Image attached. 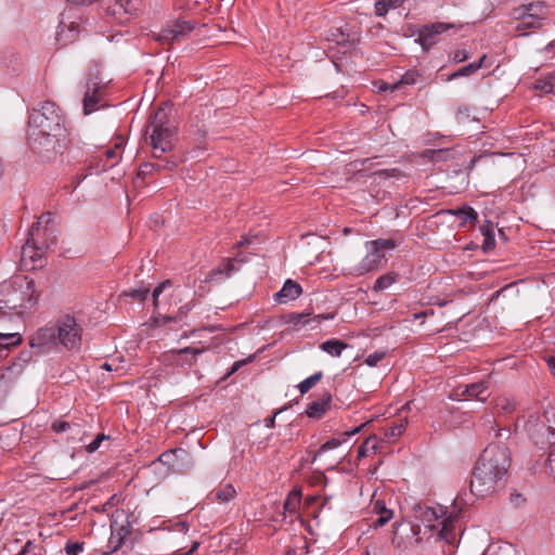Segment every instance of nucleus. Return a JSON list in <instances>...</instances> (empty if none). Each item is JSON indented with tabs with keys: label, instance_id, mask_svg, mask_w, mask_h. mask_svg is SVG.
Instances as JSON below:
<instances>
[{
	"label": "nucleus",
	"instance_id": "79ce46f5",
	"mask_svg": "<svg viewBox=\"0 0 555 555\" xmlns=\"http://www.w3.org/2000/svg\"><path fill=\"white\" fill-rule=\"evenodd\" d=\"M42 221L48 225L52 221V214L51 212L42 214L41 217L39 218V220L31 225V228L29 230V236H31V238L34 237V235L36 233H38L40 231V223Z\"/></svg>",
	"mask_w": 555,
	"mask_h": 555
},
{
	"label": "nucleus",
	"instance_id": "a18cd8bd",
	"mask_svg": "<svg viewBox=\"0 0 555 555\" xmlns=\"http://www.w3.org/2000/svg\"><path fill=\"white\" fill-rule=\"evenodd\" d=\"M124 544V541L121 538H114V534L111 533V538L108 540V552H103L102 555H112L113 553L117 552Z\"/></svg>",
	"mask_w": 555,
	"mask_h": 555
},
{
	"label": "nucleus",
	"instance_id": "f3484780",
	"mask_svg": "<svg viewBox=\"0 0 555 555\" xmlns=\"http://www.w3.org/2000/svg\"><path fill=\"white\" fill-rule=\"evenodd\" d=\"M516 18L520 20L516 29L519 31L527 29H538L544 25V21L546 17L542 14H531V13H515Z\"/></svg>",
	"mask_w": 555,
	"mask_h": 555
},
{
	"label": "nucleus",
	"instance_id": "4c0bfd02",
	"mask_svg": "<svg viewBox=\"0 0 555 555\" xmlns=\"http://www.w3.org/2000/svg\"><path fill=\"white\" fill-rule=\"evenodd\" d=\"M372 177L374 179H389V178H396V179H402L405 177V175L398 168H391V169H380L377 171H374L372 173Z\"/></svg>",
	"mask_w": 555,
	"mask_h": 555
},
{
	"label": "nucleus",
	"instance_id": "603ef678",
	"mask_svg": "<svg viewBox=\"0 0 555 555\" xmlns=\"http://www.w3.org/2000/svg\"><path fill=\"white\" fill-rule=\"evenodd\" d=\"M509 502L513 506L515 507H520L524 505V503L526 502V499L524 498V495L521 493H518V492H513L511 495H509Z\"/></svg>",
	"mask_w": 555,
	"mask_h": 555
},
{
	"label": "nucleus",
	"instance_id": "de8ad7c7",
	"mask_svg": "<svg viewBox=\"0 0 555 555\" xmlns=\"http://www.w3.org/2000/svg\"><path fill=\"white\" fill-rule=\"evenodd\" d=\"M83 542H70L68 541L65 545V552L67 555H79L83 550Z\"/></svg>",
	"mask_w": 555,
	"mask_h": 555
},
{
	"label": "nucleus",
	"instance_id": "37998d69",
	"mask_svg": "<svg viewBox=\"0 0 555 555\" xmlns=\"http://www.w3.org/2000/svg\"><path fill=\"white\" fill-rule=\"evenodd\" d=\"M455 120L457 124H465L470 120V109L466 105H461L456 109Z\"/></svg>",
	"mask_w": 555,
	"mask_h": 555
},
{
	"label": "nucleus",
	"instance_id": "f03ea898",
	"mask_svg": "<svg viewBox=\"0 0 555 555\" xmlns=\"http://www.w3.org/2000/svg\"><path fill=\"white\" fill-rule=\"evenodd\" d=\"M39 298L34 280L26 275L15 276L0 284V318L14 311L22 315L25 309L34 307Z\"/></svg>",
	"mask_w": 555,
	"mask_h": 555
},
{
	"label": "nucleus",
	"instance_id": "423d86ee",
	"mask_svg": "<svg viewBox=\"0 0 555 555\" xmlns=\"http://www.w3.org/2000/svg\"><path fill=\"white\" fill-rule=\"evenodd\" d=\"M56 338L66 349L78 350L81 346L82 327L73 315L66 314L57 321Z\"/></svg>",
	"mask_w": 555,
	"mask_h": 555
},
{
	"label": "nucleus",
	"instance_id": "09e8293b",
	"mask_svg": "<svg viewBox=\"0 0 555 555\" xmlns=\"http://www.w3.org/2000/svg\"><path fill=\"white\" fill-rule=\"evenodd\" d=\"M386 356L385 351H375L369 354L365 359V363L369 366H376L378 362H380Z\"/></svg>",
	"mask_w": 555,
	"mask_h": 555
},
{
	"label": "nucleus",
	"instance_id": "8fccbe9b",
	"mask_svg": "<svg viewBox=\"0 0 555 555\" xmlns=\"http://www.w3.org/2000/svg\"><path fill=\"white\" fill-rule=\"evenodd\" d=\"M406 422L400 421L397 425L389 428L386 436L389 438L399 437L405 430Z\"/></svg>",
	"mask_w": 555,
	"mask_h": 555
},
{
	"label": "nucleus",
	"instance_id": "e433bc0d",
	"mask_svg": "<svg viewBox=\"0 0 555 555\" xmlns=\"http://www.w3.org/2000/svg\"><path fill=\"white\" fill-rule=\"evenodd\" d=\"M377 448V437L375 435L370 436L358 449V459L367 456V452H375Z\"/></svg>",
	"mask_w": 555,
	"mask_h": 555
},
{
	"label": "nucleus",
	"instance_id": "9b49d317",
	"mask_svg": "<svg viewBox=\"0 0 555 555\" xmlns=\"http://www.w3.org/2000/svg\"><path fill=\"white\" fill-rule=\"evenodd\" d=\"M194 24L190 21H177L171 27L163 29L157 37L162 43H169L173 40H180L181 37L191 33Z\"/></svg>",
	"mask_w": 555,
	"mask_h": 555
},
{
	"label": "nucleus",
	"instance_id": "ea45409f",
	"mask_svg": "<svg viewBox=\"0 0 555 555\" xmlns=\"http://www.w3.org/2000/svg\"><path fill=\"white\" fill-rule=\"evenodd\" d=\"M545 4L543 2H534L529 3L527 5H521L518 9L515 10V13H531V14H542L545 16L544 13Z\"/></svg>",
	"mask_w": 555,
	"mask_h": 555
},
{
	"label": "nucleus",
	"instance_id": "f8f14e48",
	"mask_svg": "<svg viewBox=\"0 0 555 555\" xmlns=\"http://www.w3.org/2000/svg\"><path fill=\"white\" fill-rule=\"evenodd\" d=\"M489 385L487 380H479L477 383L459 386L456 388V396L462 397L463 400L477 399L485 401L489 396Z\"/></svg>",
	"mask_w": 555,
	"mask_h": 555
},
{
	"label": "nucleus",
	"instance_id": "7ed1b4c3",
	"mask_svg": "<svg viewBox=\"0 0 555 555\" xmlns=\"http://www.w3.org/2000/svg\"><path fill=\"white\" fill-rule=\"evenodd\" d=\"M173 108L170 102L162 103L156 112L151 115L146 126V132L152 129L151 144L160 153L170 152L173 149V139L177 132V121L172 115Z\"/></svg>",
	"mask_w": 555,
	"mask_h": 555
},
{
	"label": "nucleus",
	"instance_id": "6ab92c4d",
	"mask_svg": "<svg viewBox=\"0 0 555 555\" xmlns=\"http://www.w3.org/2000/svg\"><path fill=\"white\" fill-rule=\"evenodd\" d=\"M177 167V162L171 159H166L164 162L158 163H144L139 167L138 178L144 179L147 175H151L153 171L160 170H173Z\"/></svg>",
	"mask_w": 555,
	"mask_h": 555
},
{
	"label": "nucleus",
	"instance_id": "774afa93",
	"mask_svg": "<svg viewBox=\"0 0 555 555\" xmlns=\"http://www.w3.org/2000/svg\"><path fill=\"white\" fill-rule=\"evenodd\" d=\"M244 363H245V361L234 362L231 370L229 371V373L227 375L229 376V375L233 374L234 372H236Z\"/></svg>",
	"mask_w": 555,
	"mask_h": 555
},
{
	"label": "nucleus",
	"instance_id": "393cba45",
	"mask_svg": "<svg viewBox=\"0 0 555 555\" xmlns=\"http://www.w3.org/2000/svg\"><path fill=\"white\" fill-rule=\"evenodd\" d=\"M373 511L378 515L376 520L373 522L374 528L385 526L393 516V512L386 507V504L382 500H376L373 504Z\"/></svg>",
	"mask_w": 555,
	"mask_h": 555
},
{
	"label": "nucleus",
	"instance_id": "0eeeda50",
	"mask_svg": "<svg viewBox=\"0 0 555 555\" xmlns=\"http://www.w3.org/2000/svg\"><path fill=\"white\" fill-rule=\"evenodd\" d=\"M459 26H456L453 23H444V22H436L427 25H423L417 30V39L415 42L422 46L423 50L427 51L433 46H435L438 40L439 36L450 29H456Z\"/></svg>",
	"mask_w": 555,
	"mask_h": 555
},
{
	"label": "nucleus",
	"instance_id": "5701e85b",
	"mask_svg": "<svg viewBox=\"0 0 555 555\" xmlns=\"http://www.w3.org/2000/svg\"><path fill=\"white\" fill-rule=\"evenodd\" d=\"M487 59V55L483 54L478 61L469 63L460 69L453 72L447 77V81H451L457 78L462 77H469L473 74H475L478 69H480L483 66L485 60Z\"/></svg>",
	"mask_w": 555,
	"mask_h": 555
},
{
	"label": "nucleus",
	"instance_id": "7c9ffc66",
	"mask_svg": "<svg viewBox=\"0 0 555 555\" xmlns=\"http://www.w3.org/2000/svg\"><path fill=\"white\" fill-rule=\"evenodd\" d=\"M421 74L416 69H409L405 72L400 80L391 86V91L397 90L400 86L406 85L412 86L418 82Z\"/></svg>",
	"mask_w": 555,
	"mask_h": 555
},
{
	"label": "nucleus",
	"instance_id": "e2e57ef3",
	"mask_svg": "<svg viewBox=\"0 0 555 555\" xmlns=\"http://www.w3.org/2000/svg\"><path fill=\"white\" fill-rule=\"evenodd\" d=\"M404 1L405 0H384L390 10L399 8Z\"/></svg>",
	"mask_w": 555,
	"mask_h": 555
},
{
	"label": "nucleus",
	"instance_id": "864d4df0",
	"mask_svg": "<svg viewBox=\"0 0 555 555\" xmlns=\"http://www.w3.org/2000/svg\"><path fill=\"white\" fill-rule=\"evenodd\" d=\"M298 505L299 502L297 501V498L288 496L284 503V508L289 513H296Z\"/></svg>",
	"mask_w": 555,
	"mask_h": 555
},
{
	"label": "nucleus",
	"instance_id": "3c124183",
	"mask_svg": "<svg viewBox=\"0 0 555 555\" xmlns=\"http://www.w3.org/2000/svg\"><path fill=\"white\" fill-rule=\"evenodd\" d=\"M70 424L66 421L56 420L52 423L51 428L54 433L60 434L69 429Z\"/></svg>",
	"mask_w": 555,
	"mask_h": 555
},
{
	"label": "nucleus",
	"instance_id": "a19ab883",
	"mask_svg": "<svg viewBox=\"0 0 555 555\" xmlns=\"http://www.w3.org/2000/svg\"><path fill=\"white\" fill-rule=\"evenodd\" d=\"M41 546L28 540L17 555H40Z\"/></svg>",
	"mask_w": 555,
	"mask_h": 555
},
{
	"label": "nucleus",
	"instance_id": "72a5a7b5",
	"mask_svg": "<svg viewBox=\"0 0 555 555\" xmlns=\"http://www.w3.org/2000/svg\"><path fill=\"white\" fill-rule=\"evenodd\" d=\"M534 89L544 93H553L555 88V75L551 74L545 78H540L534 82Z\"/></svg>",
	"mask_w": 555,
	"mask_h": 555
},
{
	"label": "nucleus",
	"instance_id": "5fc2aeb1",
	"mask_svg": "<svg viewBox=\"0 0 555 555\" xmlns=\"http://www.w3.org/2000/svg\"><path fill=\"white\" fill-rule=\"evenodd\" d=\"M389 10L390 9L388 8V5H386L384 0L376 1V3H375V14L377 16H385L388 13Z\"/></svg>",
	"mask_w": 555,
	"mask_h": 555
},
{
	"label": "nucleus",
	"instance_id": "338daca9",
	"mask_svg": "<svg viewBox=\"0 0 555 555\" xmlns=\"http://www.w3.org/2000/svg\"><path fill=\"white\" fill-rule=\"evenodd\" d=\"M547 365H548L551 373L555 376V356H551L547 359Z\"/></svg>",
	"mask_w": 555,
	"mask_h": 555
},
{
	"label": "nucleus",
	"instance_id": "c85d7f7f",
	"mask_svg": "<svg viewBox=\"0 0 555 555\" xmlns=\"http://www.w3.org/2000/svg\"><path fill=\"white\" fill-rule=\"evenodd\" d=\"M22 341V336L18 333H0V357L3 352L8 351L11 347L17 346Z\"/></svg>",
	"mask_w": 555,
	"mask_h": 555
},
{
	"label": "nucleus",
	"instance_id": "aec40b11",
	"mask_svg": "<svg viewBox=\"0 0 555 555\" xmlns=\"http://www.w3.org/2000/svg\"><path fill=\"white\" fill-rule=\"evenodd\" d=\"M449 212L461 220V227H465L467 223L476 224L478 222L477 211L467 204L456 209H451Z\"/></svg>",
	"mask_w": 555,
	"mask_h": 555
},
{
	"label": "nucleus",
	"instance_id": "a878e982",
	"mask_svg": "<svg viewBox=\"0 0 555 555\" xmlns=\"http://www.w3.org/2000/svg\"><path fill=\"white\" fill-rule=\"evenodd\" d=\"M480 232L485 237L481 248L483 253H489L495 246L493 223L490 220H486V222L480 225Z\"/></svg>",
	"mask_w": 555,
	"mask_h": 555
},
{
	"label": "nucleus",
	"instance_id": "680f3d73",
	"mask_svg": "<svg viewBox=\"0 0 555 555\" xmlns=\"http://www.w3.org/2000/svg\"><path fill=\"white\" fill-rule=\"evenodd\" d=\"M425 517L427 520H431V519H438L439 516L437 515V512L435 508L433 507H427L426 512H425Z\"/></svg>",
	"mask_w": 555,
	"mask_h": 555
},
{
	"label": "nucleus",
	"instance_id": "13d9d810",
	"mask_svg": "<svg viewBox=\"0 0 555 555\" xmlns=\"http://www.w3.org/2000/svg\"><path fill=\"white\" fill-rule=\"evenodd\" d=\"M112 533L114 534V538H121V540L125 541V538L129 534V530L125 526H120L117 529L112 527Z\"/></svg>",
	"mask_w": 555,
	"mask_h": 555
},
{
	"label": "nucleus",
	"instance_id": "bf43d9fd",
	"mask_svg": "<svg viewBox=\"0 0 555 555\" xmlns=\"http://www.w3.org/2000/svg\"><path fill=\"white\" fill-rule=\"evenodd\" d=\"M287 410V406H283L279 410H276L271 417H268L264 420L266 426L269 428H273L275 426V417L278 414L282 413L283 411Z\"/></svg>",
	"mask_w": 555,
	"mask_h": 555
},
{
	"label": "nucleus",
	"instance_id": "412c9836",
	"mask_svg": "<svg viewBox=\"0 0 555 555\" xmlns=\"http://www.w3.org/2000/svg\"><path fill=\"white\" fill-rule=\"evenodd\" d=\"M383 258L384 254H377V251L371 248V251L362 259L358 267L359 274H364L376 270L379 267Z\"/></svg>",
	"mask_w": 555,
	"mask_h": 555
},
{
	"label": "nucleus",
	"instance_id": "4468645a",
	"mask_svg": "<svg viewBox=\"0 0 555 555\" xmlns=\"http://www.w3.org/2000/svg\"><path fill=\"white\" fill-rule=\"evenodd\" d=\"M42 253L43 247L37 245V243L35 242V236L33 238L31 236H29V238L26 241L25 245L22 248L21 260L26 264V260L29 259L33 264V268H35L36 266L41 267Z\"/></svg>",
	"mask_w": 555,
	"mask_h": 555
},
{
	"label": "nucleus",
	"instance_id": "c756f323",
	"mask_svg": "<svg viewBox=\"0 0 555 555\" xmlns=\"http://www.w3.org/2000/svg\"><path fill=\"white\" fill-rule=\"evenodd\" d=\"M451 155L449 149H427L422 153V157L431 162L446 160Z\"/></svg>",
	"mask_w": 555,
	"mask_h": 555
},
{
	"label": "nucleus",
	"instance_id": "20e7f679",
	"mask_svg": "<svg viewBox=\"0 0 555 555\" xmlns=\"http://www.w3.org/2000/svg\"><path fill=\"white\" fill-rule=\"evenodd\" d=\"M62 108L54 102L44 101L33 107L28 115V131L68 133Z\"/></svg>",
	"mask_w": 555,
	"mask_h": 555
},
{
	"label": "nucleus",
	"instance_id": "2f4dec72",
	"mask_svg": "<svg viewBox=\"0 0 555 555\" xmlns=\"http://www.w3.org/2000/svg\"><path fill=\"white\" fill-rule=\"evenodd\" d=\"M99 102V98L96 96V89H93L92 92L90 90L89 83L87 85V91L83 96V113L85 115L91 114L95 111V105Z\"/></svg>",
	"mask_w": 555,
	"mask_h": 555
},
{
	"label": "nucleus",
	"instance_id": "58836bf2",
	"mask_svg": "<svg viewBox=\"0 0 555 555\" xmlns=\"http://www.w3.org/2000/svg\"><path fill=\"white\" fill-rule=\"evenodd\" d=\"M235 493L236 491L234 487L229 483L225 485L223 488L219 489L218 491H216L215 498L217 501L225 503L232 500L235 496Z\"/></svg>",
	"mask_w": 555,
	"mask_h": 555
},
{
	"label": "nucleus",
	"instance_id": "cd10ccee",
	"mask_svg": "<svg viewBox=\"0 0 555 555\" xmlns=\"http://www.w3.org/2000/svg\"><path fill=\"white\" fill-rule=\"evenodd\" d=\"M348 345L339 339H328L321 344L320 348L326 353L333 357H339L344 349H346Z\"/></svg>",
	"mask_w": 555,
	"mask_h": 555
},
{
	"label": "nucleus",
	"instance_id": "2eb2a0df",
	"mask_svg": "<svg viewBox=\"0 0 555 555\" xmlns=\"http://www.w3.org/2000/svg\"><path fill=\"white\" fill-rule=\"evenodd\" d=\"M332 395L326 391L319 399L310 402L306 409V415L313 420H320L330 409Z\"/></svg>",
	"mask_w": 555,
	"mask_h": 555
},
{
	"label": "nucleus",
	"instance_id": "6e6d98bb",
	"mask_svg": "<svg viewBox=\"0 0 555 555\" xmlns=\"http://www.w3.org/2000/svg\"><path fill=\"white\" fill-rule=\"evenodd\" d=\"M191 310V305L190 304H186L182 307H180L179 309V312H178V315L177 317H170V315H166L164 317V320L165 322H170L172 320H176L177 318L181 319L183 315H186V313Z\"/></svg>",
	"mask_w": 555,
	"mask_h": 555
},
{
	"label": "nucleus",
	"instance_id": "bb28decb",
	"mask_svg": "<svg viewBox=\"0 0 555 555\" xmlns=\"http://www.w3.org/2000/svg\"><path fill=\"white\" fill-rule=\"evenodd\" d=\"M150 284L145 285L143 282L140 283L138 287L129 288L121 293V296L130 297L133 300L143 302L146 300L150 294Z\"/></svg>",
	"mask_w": 555,
	"mask_h": 555
},
{
	"label": "nucleus",
	"instance_id": "6e6552de",
	"mask_svg": "<svg viewBox=\"0 0 555 555\" xmlns=\"http://www.w3.org/2000/svg\"><path fill=\"white\" fill-rule=\"evenodd\" d=\"M310 313H288L284 317V322L287 324H292L294 330H300L304 326L314 323L312 328L317 327L324 320H332L335 318V313H320L314 315L313 318H309Z\"/></svg>",
	"mask_w": 555,
	"mask_h": 555
},
{
	"label": "nucleus",
	"instance_id": "dca6fc26",
	"mask_svg": "<svg viewBox=\"0 0 555 555\" xmlns=\"http://www.w3.org/2000/svg\"><path fill=\"white\" fill-rule=\"evenodd\" d=\"M302 293L299 283L294 280H286L282 288L274 295V299L279 302H286L288 300L297 299Z\"/></svg>",
	"mask_w": 555,
	"mask_h": 555
},
{
	"label": "nucleus",
	"instance_id": "473e14b6",
	"mask_svg": "<svg viewBox=\"0 0 555 555\" xmlns=\"http://www.w3.org/2000/svg\"><path fill=\"white\" fill-rule=\"evenodd\" d=\"M323 377V372L319 371L307 377L299 383L298 389L301 395L307 393L312 387H314Z\"/></svg>",
	"mask_w": 555,
	"mask_h": 555
},
{
	"label": "nucleus",
	"instance_id": "0e129e2a",
	"mask_svg": "<svg viewBox=\"0 0 555 555\" xmlns=\"http://www.w3.org/2000/svg\"><path fill=\"white\" fill-rule=\"evenodd\" d=\"M30 359H31V354L29 351H23V352H21V354L18 357V360L22 361L23 363L29 362Z\"/></svg>",
	"mask_w": 555,
	"mask_h": 555
},
{
	"label": "nucleus",
	"instance_id": "39448f33",
	"mask_svg": "<svg viewBox=\"0 0 555 555\" xmlns=\"http://www.w3.org/2000/svg\"><path fill=\"white\" fill-rule=\"evenodd\" d=\"M68 133L28 131V144L31 152L42 162L54 159L67 144Z\"/></svg>",
	"mask_w": 555,
	"mask_h": 555
},
{
	"label": "nucleus",
	"instance_id": "4d7b16f0",
	"mask_svg": "<svg viewBox=\"0 0 555 555\" xmlns=\"http://www.w3.org/2000/svg\"><path fill=\"white\" fill-rule=\"evenodd\" d=\"M469 53L466 50H456L453 55V61L455 63H462L469 59Z\"/></svg>",
	"mask_w": 555,
	"mask_h": 555
},
{
	"label": "nucleus",
	"instance_id": "49530a36",
	"mask_svg": "<svg viewBox=\"0 0 555 555\" xmlns=\"http://www.w3.org/2000/svg\"><path fill=\"white\" fill-rule=\"evenodd\" d=\"M171 286V281L170 280H166L162 283H159L153 291L152 293V297H153V305L154 307H157L158 305V297L159 295L167 288Z\"/></svg>",
	"mask_w": 555,
	"mask_h": 555
},
{
	"label": "nucleus",
	"instance_id": "a211bd4d",
	"mask_svg": "<svg viewBox=\"0 0 555 555\" xmlns=\"http://www.w3.org/2000/svg\"><path fill=\"white\" fill-rule=\"evenodd\" d=\"M364 426H365V423L361 424L360 426H358V427H356V428H353L351 430H347V431L343 433V438H332V439L327 440L315 452V454H314V456L312 459V462H314L317 460V457L319 455H321L322 453H324V452H326L328 450L338 448L339 446H341V443L344 441H346L347 438H350L351 436L358 434Z\"/></svg>",
	"mask_w": 555,
	"mask_h": 555
},
{
	"label": "nucleus",
	"instance_id": "4be33fe9",
	"mask_svg": "<svg viewBox=\"0 0 555 555\" xmlns=\"http://www.w3.org/2000/svg\"><path fill=\"white\" fill-rule=\"evenodd\" d=\"M327 40L341 46L345 49L344 51L352 49L357 42H359V39H350L349 34H346L341 28L332 29L327 36Z\"/></svg>",
	"mask_w": 555,
	"mask_h": 555
},
{
	"label": "nucleus",
	"instance_id": "9d476101",
	"mask_svg": "<svg viewBox=\"0 0 555 555\" xmlns=\"http://www.w3.org/2000/svg\"><path fill=\"white\" fill-rule=\"evenodd\" d=\"M205 351L206 348L184 347L170 351V359L177 366L190 369L196 363V358Z\"/></svg>",
	"mask_w": 555,
	"mask_h": 555
},
{
	"label": "nucleus",
	"instance_id": "c9c22d12",
	"mask_svg": "<svg viewBox=\"0 0 555 555\" xmlns=\"http://www.w3.org/2000/svg\"><path fill=\"white\" fill-rule=\"evenodd\" d=\"M398 274L397 273H386V274H383L380 275L376 281H375V284H374V291H384L386 288H388L390 285H392L397 279H398Z\"/></svg>",
	"mask_w": 555,
	"mask_h": 555
},
{
	"label": "nucleus",
	"instance_id": "f257e3e1",
	"mask_svg": "<svg viewBox=\"0 0 555 555\" xmlns=\"http://www.w3.org/2000/svg\"><path fill=\"white\" fill-rule=\"evenodd\" d=\"M511 462V452L504 442H490L473 468L470 493L478 499L487 498L504 488Z\"/></svg>",
	"mask_w": 555,
	"mask_h": 555
},
{
	"label": "nucleus",
	"instance_id": "1a4fd4ad",
	"mask_svg": "<svg viewBox=\"0 0 555 555\" xmlns=\"http://www.w3.org/2000/svg\"><path fill=\"white\" fill-rule=\"evenodd\" d=\"M244 261V259H238L236 257L223 260L218 267L214 268L209 272L207 281L220 283L229 279L233 273L240 270L238 264L243 263Z\"/></svg>",
	"mask_w": 555,
	"mask_h": 555
},
{
	"label": "nucleus",
	"instance_id": "052dcab7",
	"mask_svg": "<svg viewBox=\"0 0 555 555\" xmlns=\"http://www.w3.org/2000/svg\"><path fill=\"white\" fill-rule=\"evenodd\" d=\"M547 466L551 473L555 476V447L552 448L548 452Z\"/></svg>",
	"mask_w": 555,
	"mask_h": 555
},
{
	"label": "nucleus",
	"instance_id": "ddd939ff",
	"mask_svg": "<svg viewBox=\"0 0 555 555\" xmlns=\"http://www.w3.org/2000/svg\"><path fill=\"white\" fill-rule=\"evenodd\" d=\"M188 456V452L183 449H173L163 452L157 460L153 463H160L167 466V473H176L180 470L179 460H183Z\"/></svg>",
	"mask_w": 555,
	"mask_h": 555
},
{
	"label": "nucleus",
	"instance_id": "b1692460",
	"mask_svg": "<svg viewBox=\"0 0 555 555\" xmlns=\"http://www.w3.org/2000/svg\"><path fill=\"white\" fill-rule=\"evenodd\" d=\"M54 339H56L55 327H42L38 330L36 337L30 340V346L31 348H42Z\"/></svg>",
	"mask_w": 555,
	"mask_h": 555
},
{
	"label": "nucleus",
	"instance_id": "f704fd0d",
	"mask_svg": "<svg viewBox=\"0 0 555 555\" xmlns=\"http://www.w3.org/2000/svg\"><path fill=\"white\" fill-rule=\"evenodd\" d=\"M371 247L377 251V254H383L384 250L393 249L397 244L392 238H378L375 241L367 242Z\"/></svg>",
	"mask_w": 555,
	"mask_h": 555
},
{
	"label": "nucleus",
	"instance_id": "c03bdc74",
	"mask_svg": "<svg viewBox=\"0 0 555 555\" xmlns=\"http://www.w3.org/2000/svg\"><path fill=\"white\" fill-rule=\"evenodd\" d=\"M108 439H109V436H106L104 434H98L95 436V438L86 447L87 452H89V453L95 452L100 448L101 443L104 440H108Z\"/></svg>",
	"mask_w": 555,
	"mask_h": 555
},
{
	"label": "nucleus",
	"instance_id": "69168bd1",
	"mask_svg": "<svg viewBox=\"0 0 555 555\" xmlns=\"http://www.w3.org/2000/svg\"><path fill=\"white\" fill-rule=\"evenodd\" d=\"M449 534H450V530L449 528L444 525L440 531V537L442 539H444L446 541L448 542H451L450 538H449Z\"/></svg>",
	"mask_w": 555,
	"mask_h": 555
}]
</instances>
